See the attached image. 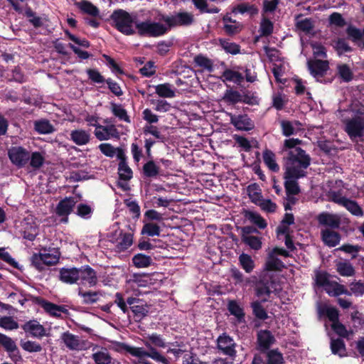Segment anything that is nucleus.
<instances>
[{"label": "nucleus", "mask_w": 364, "mask_h": 364, "mask_svg": "<svg viewBox=\"0 0 364 364\" xmlns=\"http://www.w3.org/2000/svg\"><path fill=\"white\" fill-rule=\"evenodd\" d=\"M301 140L290 138L284 141L282 152L284 157V174L290 177L303 178L306 175V169L311 164V157L299 147Z\"/></svg>", "instance_id": "f257e3e1"}, {"label": "nucleus", "mask_w": 364, "mask_h": 364, "mask_svg": "<svg viewBox=\"0 0 364 364\" xmlns=\"http://www.w3.org/2000/svg\"><path fill=\"white\" fill-rule=\"evenodd\" d=\"M143 343L147 350L144 348L132 346L126 343H122L121 348L132 356L139 358H149L156 362L168 364L167 359L156 348L166 347L165 341L161 335L156 333L148 334L143 339Z\"/></svg>", "instance_id": "f03ea898"}, {"label": "nucleus", "mask_w": 364, "mask_h": 364, "mask_svg": "<svg viewBox=\"0 0 364 364\" xmlns=\"http://www.w3.org/2000/svg\"><path fill=\"white\" fill-rule=\"evenodd\" d=\"M60 252L55 247H41L38 252L33 254L31 262L38 271H43L46 267L55 265L60 257Z\"/></svg>", "instance_id": "7ed1b4c3"}, {"label": "nucleus", "mask_w": 364, "mask_h": 364, "mask_svg": "<svg viewBox=\"0 0 364 364\" xmlns=\"http://www.w3.org/2000/svg\"><path fill=\"white\" fill-rule=\"evenodd\" d=\"M161 14H159L156 18L157 21L147 19L144 21L135 22L136 33L141 36L159 37L163 36L168 31V26L163 21H159Z\"/></svg>", "instance_id": "20e7f679"}, {"label": "nucleus", "mask_w": 364, "mask_h": 364, "mask_svg": "<svg viewBox=\"0 0 364 364\" xmlns=\"http://www.w3.org/2000/svg\"><path fill=\"white\" fill-rule=\"evenodd\" d=\"M111 18L116 28L125 35H132L136 33L135 22H138L128 12L118 9L114 11Z\"/></svg>", "instance_id": "39448f33"}, {"label": "nucleus", "mask_w": 364, "mask_h": 364, "mask_svg": "<svg viewBox=\"0 0 364 364\" xmlns=\"http://www.w3.org/2000/svg\"><path fill=\"white\" fill-rule=\"evenodd\" d=\"M159 21L167 24L168 30L175 26H186L192 24L194 21V16L189 12H178L172 16L161 15Z\"/></svg>", "instance_id": "423d86ee"}, {"label": "nucleus", "mask_w": 364, "mask_h": 364, "mask_svg": "<svg viewBox=\"0 0 364 364\" xmlns=\"http://www.w3.org/2000/svg\"><path fill=\"white\" fill-rule=\"evenodd\" d=\"M346 124V131L351 139L360 136L364 130V114L358 113L352 119H343Z\"/></svg>", "instance_id": "0eeeda50"}, {"label": "nucleus", "mask_w": 364, "mask_h": 364, "mask_svg": "<svg viewBox=\"0 0 364 364\" xmlns=\"http://www.w3.org/2000/svg\"><path fill=\"white\" fill-rule=\"evenodd\" d=\"M279 289V285L274 281L265 282L260 280L255 287V294L261 301L265 302L272 294H277Z\"/></svg>", "instance_id": "6e6552de"}, {"label": "nucleus", "mask_w": 364, "mask_h": 364, "mask_svg": "<svg viewBox=\"0 0 364 364\" xmlns=\"http://www.w3.org/2000/svg\"><path fill=\"white\" fill-rule=\"evenodd\" d=\"M8 155L13 164L23 167L30 159V153L21 146H14L9 149Z\"/></svg>", "instance_id": "1a4fd4ad"}, {"label": "nucleus", "mask_w": 364, "mask_h": 364, "mask_svg": "<svg viewBox=\"0 0 364 364\" xmlns=\"http://www.w3.org/2000/svg\"><path fill=\"white\" fill-rule=\"evenodd\" d=\"M331 200L345 207L349 212L356 216H362L363 212L359 205L354 200H351L343 196L341 193L333 192L331 195Z\"/></svg>", "instance_id": "9d476101"}, {"label": "nucleus", "mask_w": 364, "mask_h": 364, "mask_svg": "<svg viewBox=\"0 0 364 364\" xmlns=\"http://www.w3.org/2000/svg\"><path fill=\"white\" fill-rule=\"evenodd\" d=\"M60 339L64 345L70 350L80 351L87 348L85 341L69 331L63 333L60 336Z\"/></svg>", "instance_id": "9b49d317"}, {"label": "nucleus", "mask_w": 364, "mask_h": 364, "mask_svg": "<svg viewBox=\"0 0 364 364\" xmlns=\"http://www.w3.org/2000/svg\"><path fill=\"white\" fill-rule=\"evenodd\" d=\"M78 281L81 285L95 287L97 283L96 272L88 265L78 268Z\"/></svg>", "instance_id": "f8f14e48"}, {"label": "nucleus", "mask_w": 364, "mask_h": 364, "mask_svg": "<svg viewBox=\"0 0 364 364\" xmlns=\"http://www.w3.org/2000/svg\"><path fill=\"white\" fill-rule=\"evenodd\" d=\"M109 238L111 242L116 243V249L118 252L128 249L133 242L132 235L122 234L121 230H115L114 235H109Z\"/></svg>", "instance_id": "ddd939ff"}, {"label": "nucleus", "mask_w": 364, "mask_h": 364, "mask_svg": "<svg viewBox=\"0 0 364 364\" xmlns=\"http://www.w3.org/2000/svg\"><path fill=\"white\" fill-rule=\"evenodd\" d=\"M277 255L287 257L289 253L287 250L280 248H274L269 254L267 260L265 263V270L272 271L278 270L283 266L282 262L277 257Z\"/></svg>", "instance_id": "4468645a"}, {"label": "nucleus", "mask_w": 364, "mask_h": 364, "mask_svg": "<svg viewBox=\"0 0 364 364\" xmlns=\"http://www.w3.org/2000/svg\"><path fill=\"white\" fill-rule=\"evenodd\" d=\"M94 134L100 141H107L119 137V132L114 124L97 126L94 131Z\"/></svg>", "instance_id": "2eb2a0df"}, {"label": "nucleus", "mask_w": 364, "mask_h": 364, "mask_svg": "<svg viewBox=\"0 0 364 364\" xmlns=\"http://www.w3.org/2000/svg\"><path fill=\"white\" fill-rule=\"evenodd\" d=\"M218 348L223 353L229 356L236 354L235 343L234 340L225 333L220 336L217 340Z\"/></svg>", "instance_id": "dca6fc26"}, {"label": "nucleus", "mask_w": 364, "mask_h": 364, "mask_svg": "<svg viewBox=\"0 0 364 364\" xmlns=\"http://www.w3.org/2000/svg\"><path fill=\"white\" fill-rule=\"evenodd\" d=\"M76 203L77 200L74 197H67L59 202L56 207V213L63 217V222H68V215L72 212Z\"/></svg>", "instance_id": "f3484780"}, {"label": "nucleus", "mask_w": 364, "mask_h": 364, "mask_svg": "<svg viewBox=\"0 0 364 364\" xmlns=\"http://www.w3.org/2000/svg\"><path fill=\"white\" fill-rule=\"evenodd\" d=\"M307 64L310 73L317 80L323 77L328 69L327 60H309Z\"/></svg>", "instance_id": "a211bd4d"}, {"label": "nucleus", "mask_w": 364, "mask_h": 364, "mask_svg": "<svg viewBox=\"0 0 364 364\" xmlns=\"http://www.w3.org/2000/svg\"><path fill=\"white\" fill-rule=\"evenodd\" d=\"M230 122L237 129L242 131H250L255 127L254 122L247 114H230Z\"/></svg>", "instance_id": "6ab92c4d"}, {"label": "nucleus", "mask_w": 364, "mask_h": 364, "mask_svg": "<svg viewBox=\"0 0 364 364\" xmlns=\"http://www.w3.org/2000/svg\"><path fill=\"white\" fill-rule=\"evenodd\" d=\"M119 161H120L118 166V174L119 179L123 181V182L119 181L118 184L119 186L125 189L126 186H127L125 182L129 181L132 178L133 172L132 168L126 162V156H124V158L120 159Z\"/></svg>", "instance_id": "aec40b11"}, {"label": "nucleus", "mask_w": 364, "mask_h": 364, "mask_svg": "<svg viewBox=\"0 0 364 364\" xmlns=\"http://www.w3.org/2000/svg\"><path fill=\"white\" fill-rule=\"evenodd\" d=\"M59 279L65 284H73L78 282V268L63 267L59 270Z\"/></svg>", "instance_id": "412c9836"}, {"label": "nucleus", "mask_w": 364, "mask_h": 364, "mask_svg": "<svg viewBox=\"0 0 364 364\" xmlns=\"http://www.w3.org/2000/svg\"><path fill=\"white\" fill-rule=\"evenodd\" d=\"M23 329L36 338H42L47 335L46 328L36 321H30L26 323L23 326Z\"/></svg>", "instance_id": "4be33fe9"}, {"label": "nucleus", "mask_w": 364, "mask_h": 364, "mask_svg": "<svg viewBox=\"0 0 364 364\" xmlns=\"http://www.w3.org/2000/svg\"><path fill=\"white\" fill-rule=\"evenodd\" d=\"M320 225L328 226L331 228H338L341 224V218L338 215L328 213H322L317 217Z\"/></svg>", "instance_id": "5701e85b"}, {"label": "nucleus", "mask_w": 364, "mask_h": 364, "mask_svg": "<svg viewBox=\"0 0 364 364\" xmlns=\"http://www.w3.org/2000/svg\"><path fill=\"white\" fill-rule=\"evenodd\" d=\"M70 140L78 146L87 144L90 141V134L88 131L82 129H77L71 131Z\"/></svg>", "instance_id": "b1692460"}, {"label": "nucleus", "mask_w": 364, "mask_h": 364, "mask_svg": "<svg viewBox=\"0 0 364 364\" xmlns=\"http://www.w3.org/2000/svg\"><path fill=\"white\" fill-rule=\"evenodd\" d=\"M100 151L106 156L113 158L117 156L118 159L124 158L125 154L122 149L115 148L109 143H102L98 146Z\"/></svg>", "instance_id": "393cba45"}, {"label": "nucleus", "mask_w": 364, "mask_h": 364, "mask_svg": "<svg viewBox=\"0 0 364 364\" xmlns=\"http://www.w3.org/2000/svg\"><path fill=\"white\" fill-rule=\"evenodd\" d=\"M257 342L259 350H266L275 342V338L270 331H260L257 333Z\"/></svg>", "instance_id": "a878e982"}, {"label": "nucleus", "mask_w": 364, "mask_h": 364, "mask_svg": "<svg viewBox=\"0 0 364 364\" xmlns=\"http://www.w3.org/2000/svg\"><path fill=\"white\" fill-rule=\"evenodd\" d=\"M78 295L82 299L83 304H93L100 300L102 293L100 291H84L82 287H79Z\"/></svg>", "instance_id": "bb28decb"}, {"label": "nucleus", "mask_w": 364, "mask_h": 364, "mask_svg": "<svg viewBox=\"0 0 364 364\" xmlns=\"http://www.w3.org/2000/svg\"><path fill=\"white\" fill-rule=\"evenodd\" d=\"M317 311L320 316L326 315L332 323L338 321V311L336 308L326 304H318Z\"/></svg>", "instance_id": "cd10ccee"}, {"label": "nucleus", "mask_w": 364, "mask_h": 364, "mask_svg": "<svg viewBox=\"0 0 364 364\" xmlns=\"http://www.w3.org/2000/svg\"><path fill=\"white\" fill-rule=\"evenodd\" d=\"M323 289L326 293L331 296H337L341 294L350 295V293L343 285L333 281H330Z\"/></svg>", "instance_id": "c85d7f7f"}, {"label": "nucleus", "mask_w": 364, "mask_h": 364, "mask_svg": "<svg viewBox=\"0 0 364 364\" xmlns=\"http://www.w3.org/2000/svg\"><path fill=\"white\" fill-rule=\"evenodd\" d=\"M156 93L161 97L173 98L176 95V88L169 83H164L154 86Z\"/></svg>", "instance_id": "c756f323"}, {"label": "nucleus", "mask_w": 364, "mask_h": 364, "mask_svg": "<svg viewBox=\"0 0 364 364\" xmlns=\"http://www.w3.org/2000/svg\"><path fill=\"white\" fill-rule=\"evenodd\" d=\"M323 242L329 247H335L340 242V235L331 230L325 229L321 231Z\"/></svg>", "instance_id": "7c9ffc66"}, {"label": "nucleus", "mask_w": 364, "mask_h": 364, "mask_svg": "<svg viewBox=\"0 0 364 364\" xmlns=\"http://www.w3.org/2000/svg\"><path fill=\"white\" fill-rule=\"evenodd\" d=\"M223 99L225 102L231 104H235L240 102H244L248 104L253 103L250 101L247 97H243L239 92L232 90H227Z\"/></svg>", "instance_id": "2f4dec72"}, {"label": "nucleus", "mask_w": 364, "mask_h": 364, "mask_svg": "<svg viewBox=\"0 0 364 364\" xmlns=\"http://www.w3.org/2000/svg\"><path fill=\"white\" fill-rule=\"evenodd\" d=\"M41 306L46 312L54 317H60L62 313H67L68 310L63 306H58L48 301H43Z\"/></svg>", "instance_id": "473e14b6"}, {"label": "nucleus", "mask_w": 364, "mask_h": 364, "mask_svg": "<svg viewBox=\"0 0 364 364\" xmlns=\"http://www.w3.org/2000/svg\"><path fill=\"white\" fill-rule=\"evenodd\" d=\"M301 126V124L298 121L290 122L283 120L281 122L282 134L286 136L296 134L300 129Z\"/></svg>", "instance_id": "72a5a7b5"}, {"label": "nucleus", "mask_w": 364, "mask_h": 364, "mask_svg": "<svg viewBox=\"0 0 364 364\" xmlns=\"http://www.w3.org/2000/svg\"><path fill=\"white\" fill-rule=\"evenodd\" d=\"M92 358L96 364H110L112 357L105 348H101L92 355Z\"/></svg>", "instance_id": "f704fd0d"}, {"label": "nucleus", "mask_w": 364, "mask_h": 364, "mask_svg": "<svg viewBox=\"0 0 364 364\" xmlns=\"http://www.w3.org/2000/svg\"><path fill=\"white\" fill-rule=\"evenodd\" d=\"M75 5L84 14H87L92 16H97L100 14L99 9L90 1L82 0L76 2Z\"/></svg>", "instance_id": "c9c22d12"}, {"label": "nucleus", "mask_w": 364, "mask_h": 364, "mask_svg": "<svg viewBox=\"0 0 364 364\" xmlns=\"http://www.w3.org/2000/svg\"><path fill=\"white\" fill-rule=\"evenodd\" d=\"M247 193L251 202L257 205L262 198V189L257 183H252L247 187Z\"/></svg>", "instance_id": "e433bc0d"}, {"label": "nucleus", "mask_w": 364, "mask_h": 364, "mask_svg": "<svg viewBox=\"0 0 364 364\" xmlns=\"http://www.w3.org/2000/svg\"><path fill=\"white\" fill-rule=\"evenodd\" d=\"M263 161L272 171L277 173L279 171V166L276 161V156L272 151H265L263 153Z\"/></svg>", "instance_id": "4c0bfd02"}, {"label": "nucleus", "mask_w": 364, "mask_h": 364, "mask_svg": "<svg viewBox=\"0 0 364 364\" xmlns=\"http://www.w3.org/2000/svg\"><path fill=\"white\" fill-rule=\"evenodd\" d=\"M284 186L287 193L291 195H296L299 193V188L298 186L297 180L298 177H290L287 174H284Z\"/></svg>", "instance_id": "58836bf2"}, {"label": "nucleus", "mask_w": 364, "mask_h": 364, "mask_svg": "<svg viewBox=\"0 0 364 364\" xmlns=\"http://www.w3.org/2000/svg\"><path fill=\"white\" fill-rule=\"evenodd\" d=\"M34 129L38 133L41 134H50L55 130L53 126L46 119L36 121L34 122Z\"/></svg>", "instance_id": "ea45409f"}, {"label": "nucleus", "mask_w": 364, "mask_h": 364, "mask_svg": "<svg viewBox=\"0 0 364 364\" xmlns=\"http://www.w3.org/2000/svg\"><path fill=\"white\" fill-rule=\"evenodd\" d=\"M194 62L197 66L200 68L198 71L212 72L213 70V65L212 61L203 55H197L194 58Z\"/></svg>", "instance_id": "a19ab883"}, {"label": "nucleus", "mask_w": 364, "mask_h": 364, "mask_svg": "<svg viewBox=\"0 0 364 364\" xmlns=\"http://www.w3.org/2000/svg\"><path fill=\"white\" fill-rule=\"evenodd\" d=\"M238 259L240 266L247 273H250L253 271L255 265V262L250 255L245 253H242L239 256Z\"/></svg>", "instance_id": "79ce46f5"}, {"label": "nucleus", "mask_w": 364, "mask_h": 364, "mask_svg": "<svg viewBox=\"0 0 364 364\" xmlns=\"http://www.w3.org/2000/svg\"><path fill=\"white\" fill-rule=\"evenodd\" d=\"M337 272L343 277H352L355 274V269L350 262H339L336 265Z\"/></svg>", "instance_id": "37998d69"}, {"label": "nucleus", "mask_w": 364, "mask_h": 364, "mask_svg": "<svg viewBox=\"0 0 364 364\" xmlns=\"http://www.w3.org/2000/svg\"><path fill=\"white\" fill-rule=\"evenodd\" d=\"M151 257L144 254H137L132 258L134 265L138 268H145L151 264Z\"/></svg>", "instance_id": "c03bdc74"}, {"label": "nucleus", "mask_w": 364, "mask_h": 364, "mask_svg": "<svg viewBox=\"0 0 364 364\" xmlns=\"http://www.w3.org/2000/svg\"><path fill=\"white\" fill-rule=\"evenodd\" d=\"M222 77L224 78V80L233 82L237 84H240L244 79L241 73L230 69L225 70L223 72Z\"/></svg>", "instance_id": "a18cd8bd"}, {"label": "nucleus", "mask_w": 364, "mask_h": 364, "mask_svg": "<svg viewBox=\"0 0 364 364\" xmlns=\"http://www.w3.org/2000/svg\"><path fill=\"white\" fill-rule=\"evenodd\" d=\"M331 351L335 355H338L341 357L346 355V349L344 342L341 339L331 340Z\"/></svg>", "instance_id": "49530a36"}, {"label": "nucleus", "mask_w": 364, "mask_h": 364, "mask_svg": "<svg viewBox=\"0 0 364 364\" xmlns=\"http://www.w3.org/2000/svg\"><path fill=\"white\" fill-rule=\"evenodd\" d=\"M111 110L114 116L118 117L120 120L126 122H130L127 112L121 105L112 104Z\"/></svg>", "instance_id": "de8ad7c7"}, {"label": "nucleus", "mask_w": 364, "mask_h": 364, "mask_svg": "<svg viewBox=\"0 0 364 364\" xmlns=\"http://www.w3.org/2000/svg\"><path fill=\"white\" fill-rule=\"evenodd\" d=\"M242 240L252 250H258L262 247L261 239L258 237L243 235L242 237Z\"/></svg>", "instance_id": "09e8293b"}, {"label": "nucleus", "mask_w": 364, "mask_h": 364, "mask_svg": "<svg viewBox=\"0 0 364 364\" xmlns=\"http://www.w3.org/2000/svg\"><path fill=\"white\" fill-rule=\"evenodd\" d=\"M144 173L147 177H156L159 173V166L154 161H149L143 166Z\"/></svg>", "instance_id": "8fccbe9b"}, {"label": "nucleus", "mask_w": 364, "mask_h": 364, "mask_svg": "<svg viewBox=\"0 0 364 364\" xmlns=\"http://www.w3.org/2000/svg\"><path fill=\"white\" fill-rule=\"evenodd\" d=\"M0 327L7 331H12L18 328V323L11 316H3L0 318Z\"/></svg>", "instance_id": "3c124183"}, {"label": "nucleus", "mask_w": 364, "mask_h": 364, "mask_svg": "<svg viewBox=\"0 0 364 364\" xmlns=\"http://www.w3.org/2000/svg\"><path fill=\"white\" fill-rule=\"evenodd\" d=\"M247 218L253 224L257 225L259 228L264 229L267 226V223L262 217L255 212H247L246 213Z\"/></svg>", "instance_id": "603ef678"}, {"label": "nucleus", "mask_w": 364, "mask_h": 364, "mask_svg": "<svg viewBox=\"0 0 364 364\" xmlns=\"http://www.w3.org/2000/svg\"><path fill=\"white\" fill-rule=\"evenodd\" d=\"M141 234L151 237L159 236L160 235V227L153 223H146L143 226Z\"/></svg>", "instance_id": "864d4df0"}, {"label": "nucleus", "mask_w": 364, "mask_h": 364, "mask_svg": "<svg viewBox=\"0 0 364 364\" xmlns=\"http://www.w3.org/2000/svg\"><path fill=\"white\" fill-rule=\"evenodd\" d=\"M268 364H283L284 358L282 354L277 350H272L267 353Z\"/></svg>", "instance_id": "5fc2aeb1"}, {"label": "nucleus", "mask_w": 364, "mask_h": 364, "mask_svg": "<svg viewBox=\"0 0 364 364\" xmlns=\"http://www.w3.org/2000/svg\"><path fill=\"white\" fill-rule=\"evenodd\" d=\"M254 315L262 320L267 318V314L261 303L258 301H253L251 304Z\"/></svg>", "instance_id": "6e6d98bb"}, {"label": "nucleus", "mask_w": 364, "mask_h": 364, "mask_svg": "<svg viewBox=\"0 0 364 364\" xmlns=\"http://www.w3.org/2000/svg\"><path fill=\"white\" fill-rule=\"evenodd\" d=\"M131 309L137 320L143 318L149 312V308L146 305H134L131 306Z\"/></svg>", "instance_id": "4d7b16f0"}, {"label": "nucleus", "mask_w": 364, "mask_h": 364, "mask_svg": "<svg viewBox=\"0 0 364 364\" xmlns=\"http://www.w3.org/2000/svg\"><path fill=\"white\" fill-rule=\"evenodd\" d=\"M30 165L34 168H39L44 162V156L40 152L36 151L30 155Z\"/></svg>", "instance_id": "13d9d810"}, {"label": "nucleus", "mask_w": 364, "mask_h": 364, "mask_svg": "<svg viewBox=\"0 0 364 364\" xmlns=\"http://www.w3.org/2000/svg\"><path fill=\"white\" fill-rule=\"evenodd\" d=\"M228 310L232 315H234L239 320L244 317V312L240 305L235 301H230L228 303Z\"/></svg>", "instance_id": "bf43d9fd"}, {"label": "nucleus", "mask_w": 364, "mask_h": 364, "mask_svg": "<svg viewBox=\"0 0 364 364\" xmlns=\"http://www.w3.org/2000/svg\"><path fill=\"white\" fill-rule=\"evenodd\" d=\"M21 346L24 350L30 353L40 352L42 350V347L39 343L31 341H21Z\"/></svg>", "instance_id": "052dcab7"}, {"label": "nucleus", "mask_w": 364, "mask_h": 364, "mask_svg": "<svg viewBox=\"0 0 364 364\" xmlns=\"http://www.w3.org/2000/svg\"><path fill=\"white\" fill-rule=\"evenodd\" d=\"M273 23L265 17L263 18L260 23V32L262 36H269L272 33Z\"/></svg>", "instance_id": "680f3d73"}, {"label": "nucleus", "mask_w": 364, "mask_h": 364, "mask_svg": "<svg viewBox=\"0 0 364 364\" xmlns=\"http://www.w3.org/2000/svg\"><path fill=\"white\" fill-rule=\"evenodd\" d=\"M92 213V208L86 204H79L77 207V214L83 218H90Z\"/></svg>", "instance_id": "e2e57ef3"}, {"label": "nucleus", "mask_w": 364, "mask_h": 364, "mask_svg": "<svg viewBox=\"0 0 364 364\" xmlns=\"http://www.w3.org/2000/svg\"><path fill=\"white\" fill-rule=\"evenodd\" d=\"M232 277L235 281V284L247 286L250 282L249 279L245 278L242 273L237 269L232 270Z\"/></svg>", "instance_id": "0e129e2a"}, {"label": "nucleus", "mask_w": 364, "mask_h": 364, "mask_svg": "<svg viewBox=\"0 0 364 364\" xmlns=\"http://www.w3.org/2000/svg\"><path fill=\"white\" fill-rule=\"evenodd\" d=\"M316 285L325 287L330 282L328 274L324 272H317L315 275Z\"/></svg>", "instance_id": "69168bd1"}, {"label": "nucleus", "mask_w": 364, "mask_h": 364, "mask_svg": "<svg viewBox=\"0 0 364 364\" xmlns=\"http://www.w3.org/2000/svg\"><path fill=\"white\" fill-rule=\"evenodd\" d=\"M257 205L259 206L263 210L267 212L272 213L276 210L277 205L273 203L271 200H265L263 198L257 204Z\"/></svg>", "instance_id": "338daca9"}, {"label": "nucleus", "mask_w": 364, "mask_h": 364, "mask_svg": "<svg viewBox=\"0 0 364 364\" xmlns=\"http://www.w3.org/2000/svg\"><path fill=\"white\" fill-rule=\"evenodd\" d=\"M0 344L6 351L12 350V348L16 346L15 342L10 337L3 333H0Z\"/></svg>", "instance_id": "774afa93"}]
</instances>
